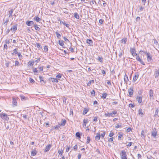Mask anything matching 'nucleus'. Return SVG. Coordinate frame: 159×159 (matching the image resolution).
<instances>
[{
    "label": "nucleus",
    "instance_id": "473e14b6",
    "mask_svg": "<svg viewBox=\"0 0 159 159\" xmlns=\"http://www.w3.org/2000/svg\"><path fill=\"white\" fill-rule=\"evenodd\" d=\"M94 81L93 80H91L89 81L87 84V85L89 86H90L91 85L92 83H94Z\"/></svg>",
    "mask_w": 159,
    "mask_h": 159
},
{
    "label": "nucleus",
    "instance_id": "c756f323",
    "mask_svg": "<svg viewBox=\"0 0 159 159\" xmlns=\"http://www.w3.org/2000/svg\"><path fill=\"white\" fill-rule=\"evenodd\" d=\"M88 111V109H87L86 108H84L83 112V114L84 115H85Z\"/></svg>",
    "mask_w": 159,
    "mask_h": 159
},
{
    "label": "nucleus",
    "instance_id": "b1692460",
    "mask_svg": "<svg viewBox=\"0 0 159 159\" xmlns=\"http://www.w3.org/2000/svg\"><path fill=\"white\" fill-rule=\"evenodd\" d=\"M20 96L22 101H25L27 99V98L22 95H20Z\"/></svg>",
    "mask_w": 159,
    "mask_h": 159
},
{
    "label": "nucleus",
    "instance_id": "aec40b11",
    "mask_svg": "<svg viewBox=\"0 0 159 159\" xmlns=\"http://www.w3.org/2000/svg\"><path fill=\"white\" fill-rule=\"evenodd\" d=\"M86 43L90 46H92L93 45V41L90 39H87L86 40Z\"/></svg>",
    "mask_w": 159,
    "mask_h": 159
},
{
    "label": "nucleus",
    "instance_id": "6e6552de",
    "mask_svg": "<svg viewBox=\"0 0 159 159\" xmlns=\"http://www.w3.org/2000/svg\"><path fill=\"white\" fill-rule=\"evenodd\" d=\"M151 135L155 138L156 137V136L157 135V132L156 131V129H155V130H153L151 132Z\"/></svg>",
    "mask_w": 159,
    "mask_h": 159
},
{
    "label": "nucleus",
    "instance_id": "a19ab883",
    "mask_svg": "<svg viewBox=\"0 0 159 159\" xmlns=\"http://www.w3.org/2000/svg\"><path fill=\"white\" fill-rule=\"evenodd\" d=\"M101 131L103 132V133L101 134V137L102 138H103L105 136V132L104 131Z\"/></svg>",
    "mask_w": 159,
    "mask_h": 159
},
{
    "label": "nucleus",
    "instance_id": "09e8293b",
    "mask_svg": "<svg viewBox=\"0 0 159 159\" xmlns=\"http://www.w3.org/2000/svg\"><path fill=\"white\" fill-rule=\"evenodd\" d=\"M33 71L35 75H36V73H37L38 72V70L36 68L33 69Z\"/></svg>",
    "mask_w": 159,
    "mask_h": 159
},
{
    "label": "nucleus",
    "instance_id": "13d9d810",
    "mask_svg": "<svg viewBox=\"0 0 159 159\" xmlns=\"http://www.w3.org/2000/svg\"><path fill=\"white\" fill-rule=\"evenodd\" d=\"M6 62L5 63V65L7 67L9 66V64L10 63V62L8 61H6Z\"/></svg>",
    "mask_w": 159,
    "mask_h": 159
},
{
    "label": "nucleus",
    "instance_id": "0eeeda50",
    "mask_svg": "<svg viewBox=\"0 0 159 159\" xmlns=\"http://www.w3.org/2000/svg\"><path fill=\"white\" fill-rule=\"evenodd\" d=\"M12 105L13 107L16 106H17V102L16 99L14 97L12 98Z\"/></svg>",
    "mask_w": 159,
    "mask_h": 159
},
{
    "label": "nucleus",
    "instance_id": "e2e57ef3",
    "mask_svg": "<svg viewBox=\"0 0 159 159\" xmlns=\"http://www.w3.org/2000/svg\"><path fill=\"white\" fill-rule=\"evenodd\" d=\"M142 2L143 3V5H144L146 2V0H141Z\"/></svg>",
    "mask_w": 159,
    "mask_h": 159
},
{
    "label": "nucleus",
    "instance_id": "6e6d98bb",
    "mask_svg": "<svg viewBox=\"0 0 159 159\" xmlns=\"http://www.w3.org/2000/svg\"><path fill=\"white\" fill-rule=\"evenodd\" d=\"M15 66H19L20 65L19 62L17 61H15Z\"/></svg>",
    "mask_w": 159,
    "mask_h": 159
},
{
    "label": "nucleus",
    "instance_id": "4468645a",
    "mask_svg": "<svg viewBox=\"0 0 159 159\" xmlns=\"http://www.w3.org/2000/svg\"><path fill=\"white\" fill-rule=\"evenodd\" d=\"M159 75V69H156L155 70V78H157Z\"/></svg>",
    "mask_w": 159,
    "mask_h": 159
},
{
    "label": "nucleus",
    "instance_id": "bf43d9fd",
    "mask_svg": "<svg viewBox=\"0 0 159 159\" xmlns=\"http://www.w3.org/2000/svg\"><path fill=\"white\" fill-rule=\"evenodd\" d=\"M60 125H57L55 127H54V128L55 129H59L60 128Z\"/></svg>",
    "mask_w": 159,
    "mask_h": 159
},
{
    "label": "nucleus",
    "instance_id": "49530a36",
    "mask_svg": "<svg viewBox=\"0 0 159 159\" xmlns=\"http://www.w3.org/2000/svg\"><path fill=\"white\" fill-rule=\"evenodd\" d=\"M8 21V19H7L6 21L3 23V24L5 26H6L7 25V22Z\"/></svg>",
    "mask_w": 159,
    "mask_h": 159
},
{
    "label": "nucleus",
    "instance_id": "8fccbe9b",
    "mask_svg": "<svg viewBox=\"0 0 159 159\" xmlns=\"http://www.w3.org/2000/svg\"><path fill=\"white\" fill-rule=\"evenodd\" d=\"M17 54L18 57L19 58V59L20 60H21V58L22 57V56L21 55L20 53H18Z\"/></svg>",
    "mask_w": 159,
    "mask_h": 159
},
{
    "label": "nucleus",
    "instance_id": "423d86ee",
    "mask_svg": "<svg viewBox=\"0 0 159 159\" xmlns=\"http://www.w3.org/2000/svg\"><path fill=\"white\" fill-rule=\"evenodd\" d=\"M149 95L150 99H153V92L152 89H150L149 90Z\"/></svg>",
    "mask_w": 159,
    "mask_h": 159
},
{
    "label": "nucleus",
    "instance_id": "774afa93",
    "mask_svg": "<svg viewBox=\"0 0 159 159\" xmlns=\"http://www.w3.org/2000/svg\"><path fill=\"white\" fill-rule=\"evenodd\" d=\"M103 22V20L102 19H100L99 20V22L101 24H102Z\"/></svg>",
    "mask_w": 159,
    "mask_h": 159
},
{
    "label": "nucleus",
    "instance_id": "0e129e2a",
    "mask_svg": "<svg viewBox=\"0 0 159 159\" xmlns=\"http://www.w3.org/2000/svg\"><path fill=\"white\" fill-rule=\"evenodd\" d=\"M59 20L60 21V22L61 24H63L64 25H65V24H66V23H65L64 20H63V21L61 20Z\"/></svg>",
    "mask_w": 159,
    "mask_h": 159
},
{
    "label": "nucleus",
    "instance_id": "bb28decb",
    "mask_svg": "<svg viewBox=\"0 0 159 159\" xmlns=\"http://www.w3.org/2000/svg\"><path fill=\"white\" fill-rule=\"evenodd\" d=\"M88 120L87 119H84L83 120V126H86V124L88 122Z\"/></svg>",
    "mask_w": 159,
    "mask_h": 159
},
{
    "label": "nucleus",
    "instance_id": "79ce46f5",
    "mask_svg": "<svg viewBox=\"0 0 159 159\" xmlns=\"http://www.w3.org/2000/svg\"><path fill=\"white\" fill-rule=\"evenodd\" d=\"M43 49L45 52H47L48 50V46L46 45H45Z\"/></svg>",
    "mask_w": 159,
    "mask_h": 159
},
{
    "label": "nucleus",
    "instance_id": "dca6fc26",
    "mask_svg": "<svg viewBox=\"0 0 159 159\" xmlns=\"http://www.w3.org/2000/svg\"><path fill=\"white\" fill-rule=\"evenodd\" d=\"M34 61H30L28 63V66L29 67L30 66H33L34 65Z\"/></svg>",
    "mask_w": 159,
    "mask_h": 159
},
{
    "label": "nucleus",
    "instance_id": "a211bd4d",
    "mask_svg": "<svg viewBox=\"0 0 159 159\" xmlns=\"http://www.w3.org/2000/svg\"><path fill=\"white\" fill-rule=\"evenodd\" d=\"M133 90L132 89H130L128 90V93H129V96L132 97L133 95Z\"/></svg>",
    "mask_w": 159,
    "mask_h": 159
},
{
    "label": "nucleus",
    "instance_id": "ddd939ff",
    "mask_svg": "<svg viewBox=\"0 0 159 159\" xmlns=\"http://www.w3.org/2000/svg\"><path fill=\"white\" fill-rule=\"evenodd\" d=\"M101 138V135L99 133H98L96 134V135L95 137V139L96 141H98Z\"/></svg>",
    "mask_w": 159,
    "mask_h": 159
},
{
    "label": "nucleus",
    "instance_id": "4be33fe9",
    "mask_svg": "<svg viewBox=\"0 0 159 159\" xmlns=\"http://www.w3.org/2000/svg\"><path fill=\"white\" fill-rule=\"evenodd\" d=\"M14 10L12 9H11L10 11H9L8 15L9 17H11L12 16V14Z\"/></svg>",
    "mask_w": 159,
    "mask_h": 159
},
{
    "label": "nucleus",
    "instance_id": "680f3d73",
    "mask_svg": "<svg viewBox=\"0 0 159 159\" xmlns=\"http://www.w3.org/2000/svg\"><path fill=\"white\" fill-rule=\"evenodd\" d=\"M43 67L42 66L40 67L39 68V71H43Z\"/></svg>",
    "mask_w": 159,
    "mask_h": 159
},
{
    "label": "nucleus",
    "instance_id": "c9c22d12",
    "mask_svg": "<svg viewBox=\"0 0 159 159\" xmlns=\"http://www.w3.org/2000/svg\"><path fill=\"white\" fill-rule=\"evenodd\" d=\"M97 59L101 62H103V58L102 57L98 56Z\"/></svg>",
    "mask_w": 159,
    "mask_h": 159
},
{
    "label": "nucleus",
    "instance_id": "1a4fd4ad",
    "mask_svg": "<svg viewBox=\"0 0 159 159\" xmlns=\"http://www.w3.org/2000/svg\"><path fill=\"white\" fill-rule=\"evenodd\" d=\"M139 74L138 73H137L135 74V75H134V76L133 79V82H134L137 80V79L139 77Z\"/></svg>",
    "mask_w": 159,
    "mask_h": 159
},
{
    "label": "nucleus",
    "instance_id": "ea45409f",
    "mask_svg": "<svg viewBox=\"0 0 159 159\" xmlns=\"http://www.w3.org/2000/svg\"><path fill=\"white\" fill-rule=\"evenodd\" d=\"M34 27L35 28V29L36 30H38L39 31L40 30V28L37 26V25H34Z\"/></svg>",
    "mask_w": 159,
    "mask_h": 159
},
{
    "label": "nucleus",
    "instance_id": "f03ea898",
    "mask_svg": "<svg viewBox=\"0 0 159 159\" xmlns=\"http://www.w3.org/2000/svg\"><path fill=\"white\" fill-rule=\"evenodd\" d=\"M144 53L147 55V58L148 62H150L153 61L152 55L149 52L146 51L144 52Z\"/></svg>",
    "mask_w": 159,
    "mask_h": 159
},
{
    "label": "nucleus",
    "instance_id": "603ef678",
    "mask_svg": "<svg viewBox=\"0 0 159 159\" xmlns=\"http://www.w3.org/2000/svg\"><path fill=\"white\" fill-rule=\"evenodd\" d=\"M30 81L31 83H34L35 82V81L32 78H30Z\"/></svg>",
    "mask_w": 159,
    "mask_h": 159
},
{
    "label": "nucleus",
    "instance_id": "39448f33",
    "mask_svg": "<svg viewBox=\"0 0 159 159\" xmlns=\"http://www.w3.org/2000/svg\"><path fill=\"white\" fill-rule=\"evenodd\" d=\"M136 59L137 61H139L143 65H145V64L143 62V60L140 58L139 55L137 56L136 57Z\"/></svg>",
    "mask_w": 159,
    "mask_h": 159
},
{
    "label": "nucleus",
    "instance_id": "69168bd1",
    "mask_svg": "<svg viewBox=\"0 0 159 159\" xmlns=\"http://www.w3.org/2000/svg\"><path fill=\"white\" fill-rule=\"evenodd\" d=\"M134 104L130 103L129 104V107H134Z\"/></svg>",
    "mask_w": 159,
    "mask_h": 159
},
{
    "label": "nucleus",
    "instance_id": "6ab92c4d",
    "mask_svg": "<svg viewBox=\"0 0 159 159\" xmlns=\"http://www.w3.org/2000/svg\"><path fill=\"white\" fill-rule=\"evenodd\" d=\"M37 152L35 150H33L31 152V155L32 156H34L36 155Z\"/></svg>",
    "mask_w": 159,
    "mask_h": 159
},
{
    "label": "nucleus",
    "instance_id": "5701e85b",
    "mask_svg": "<svg viewBox=\"0 0 159 159\" xmlns=\"http://www.w3.org/2000/svg\"><path fill=\"white\" fill-rule=\"evenodd\" d=\"M63 152V150L62 149L61 150L59 149L58 151V153L59 154V155L61 157L62 156V154Z\"/></svg>",
    "mask_w": 159,
    "mask_h": 159
},
{
    "label": "nucleus",
    "instance_id": "f257e3e1",
    "mask_svg": "<svg viewBox=\"0 0 159 159\" xmlns=\"http://www.w3.org/2000/svg\"><path fill=\"white\" fill-rule=\"evenodd\" d=\"M117 113V111L115 110L114 111H112L111 113H109L108 112H107V113H106L105 114V115L106 116H107L108 117H115V115Z\"/></svg>",
    "mask_w": 159,
    "mask_h": 159
},
{
    "label": "nucleus",
    "instance_id": "9d476101",
    "mask_svg": "<svg viewBox=\"0 0 159 159\" xmlns=\"http://www.w3.org/2000/svg\"><path fill=\"white\" fill-rule=\"evenodd\" d=\"M130 52L132 55L133 56H137V54L136 53V51L135 49L134 48H130Z\"/></svg>",
    "mask_w": 159,
    "mask_h": 159
},
{
    "label": "nucleus",
    "instance_id": "20e7f679",
    "mask_svg": "<svg viewBox=\"0 0 159 159\" xmlns=\"http://www.w3.org/2000/svg\"><path fill=\"white\" fill-rule=\"evenodd\" d=\"M0 117L4 120H9V117L5 113H0Z\"/></svg>",
    "mask_w": 159,
    "mask_h": 159
},
{
    "label": "nucleus",
    "instance_id": "a878e982",
    "mask_svg": "<svg viewBox=\"0 0 159 159\" xmlns=\"http://www.w3.org/2000/svg\"><path fill=\"white\" fill-rule=\"evenodd\" d=\"M18 53V48H16L13 50V52L12 54V55H16Z\"/></svg>",
    "mask_w": 159,
    "mask_h": 159
},
{
    "label": "nucleus",
    "instance_id": "393cba45",
    "mask_svg": "<svg viewBox=\"0 0 159 159\" xmlns=\"http://www.w3.org/2000/svg\"><path fill=\"white\" fill-rule=\"evenodd\" d=\"M127 41V39L126 38H125L121 40V42L122 43H124V44H125L126 43Z\"/></svg>",
    "mask_w": 159,
    "mask_h": 159
},
{
    "label": "nucleus",
    "instance_id": "37998d69",
    "mask_svg": "<svg viewBox=\"0 0 159 159\" xmlns=\"http://www.w3.org/2000/svg\"><path fill=\"white\" fill-rule=\"evenodd\" d=\"M97 117H95L94 118L93 120V122H94V123H93V124H95L96 122L97 121Z\"/></svg>",
    "mask_w": 159,
    "mask_h": 159
},
{
    "label": "nucleus",
    "instance_id": "a18cd8bd",
    "mask_svg": "<svg viewBox=\"0 0 159 159\" xmlns=\"http://www.w3.org/2000/svg\"><path fill=\"white\" fill-rule=\"evenodd\" d=\"M90 141V139L89 136H88L87 137V140L86 143L87 144L89 143Z\"/></svg>",
    "mask_w": 159,
    "mask_h": 159
},
{
    "label": "nucleus",
    "instance_id": "2f4dec72",
    "mask_svg": "<svg viewBox=\"0 0 159 159\" xmlns=\"http://www.w3.org/2000/svg\"><path fill=\"white\" fill-rule=\"evenodd\" d=\"M123 136V134L120 133H118V140H120L121 139V137Z\"/></svg>",
    "mask_w": 159,
    "mask_h": 159
},
{
    "label": "nucleus",
    "instance_id": "4d7b16f0",
    "mask_svg": "<svg viewBox=\"0 0 159 159\" xmlns=\"http://www.w3.org/2000/svg\"><path fill=\"white\" fill-rule=\"evenodd\" d=\"M39 79L40 80V82L43 81L44 83H45V82L43 80V78L42 77L40 76L39 77Z\"/></svg>",
    "mask_w": 159,
    "mask_h": 159
},
{
    "label": "nucleus",
    "instance_id": "f8f14e48",
    "mask_svg": "<svg viewBox=\"0 0 159 159\" xmlns=\"http://www.w3.org/2000/svg\"><path fill=\"white\" fill-rule=\"evenodd\" d=\"M52 146V145L50 144L47 145L45 148L44 151V152H48L49 151V150L51 148Z\"/></svg>",
    "mask_w": 159,
    "mask_h": 159
},
{
    "label": "nucleus",
    "instance_id": "864d4df0",
    "mask_svg": "<svg viewBox=\"0 0 159 159\" xmlns=\"http://www.w3.org/2000/svg\"><path fill=\"white\" fill-rule=\"evenodd\" d=\"M114 135L113 132H112L111 131L110 133L109 134V136L110 137H112Z\"/></svg>",
    "mask_w": 159,
    "mask_h": 159
},
{
    "label": "nucleus",
    "instance_id": "2eb2a0df",
    "mask_svg": "<svg viewBox=\"0 0 159 159\" xmlns=\"http://www.w3.org/2000/svg\"><path fill=\"white\" fill-rule=\"evenodd\" d=\"M136 99L139 103H142V97L141 96H137Z\"/></svg>",
    "mask_w": 159,
    "mask_h": 159
},
{
    "label": "nucleus",
    "instance_id": "4c0bfd02",
    "mask_svg": "<svg viewBox=\"0 0 159 159\" xmlns=\"http://www.w3.org/2000/svg\"><path fill=\"white\" fill-rule=\"evenodd\" d=\"M37 47L39 49H42V47L40 45V44L39 43H36Z\"/></svg>",
    "mask_w": 159,
    "mask_h": 159
},
{
    "label": "nucleus",
    "instance_id": "72a5a7b5",
    "mask_svg": "<svg viewBox=\"0 0 159 159\" xmlns=\"http://www.w3.org/2000/svg\"><path fill=\"white\" fill-rule=\"evenodd\" d=\"M74 16L77 19H78L80 18V16L79 14L77 13H74Z\"/></svg>",
    "mask_w": 159,
    "mask_h": 159
},
{
    "label": "nucleus",
    "instance_id": "5fc2aeb1",
    "mask_svg": "<svg viewBox=\"0 0 159 159\" xmlns=\"http://www.w3.org/2000/svg\"><path fill=\"white\" fill-rule=\"evenodd\" d=\"M113 139H114V138L113 137H112L111 138H109L108 139V141L109 142H111L113 141Z\"/></svg>",
    "mask_w": 159,
    "mask_h": 159
},
{
    "label": "nucleus",
    "instance_id": "9b49d317",
    "mask_svg": "<svg viewBox=\"0 0 159 159\" xmlns=\"http://www.w3.org/2000/svg\"><path fill=\"white\" fill-rule=\"evenodd\" d=\"M26 24L28 26H32L34 25V22L32 21H27Z\"/></svg>",
    "mask_w": 159,
    "mask_h": 159
},
{
    "label": "nucleus",
    "instance_id": "f704fd0d",
    "mask_svg": "<svg viewBox=\"0 0 159 159\" xmlns=\"http://www.w3.org/2000/svg\"><path fill=\"white\" fill-rule=\"evenodd\" d=\"M59 44L61 46H63L64 45V42L62 41H60V40H59Z\"/></svg>",
    "mask_w": 159,
    "mask_h": 159
},
{
    "label": "nucleus",
    "instance_id": "58836bf2",
    "mask_svg": "<svg viewBox=\"0 0 159 159\" xmlns=\"http://www.w3.org/2000/svg\"><path fill=\"white\" fill-rule=\"evenodd\" d=\"M75 135H76V137H77L78 138H79V139L80 138V134L79 132H77L75 134Z\"/></svg>",
    "mask_w": 159,
    "mask_h": 159
},
{
    "label": "nucleus",
    "instance_id": "de8ad7c7",
    "mask_svg": "<svg viewBox=\"0 0 159 159\" xmlns=\"http://www.w3.org/2000/svg\"><path fill=\"white\" fill-rule=\"evenodd\" d=\"M55 78H49V80L50 81H51L52 82H55Z\"/></svg>",
    "mask_w": 159,
    "mask_h": 159
},
{
    "label": "nucleus",
    "instance_id": "7c9ffc66",
    "mask_svg": "<svg viewBox=\"0 0 159 159\" xmlns=\"http://www.w3.org/2000/svg\"><path fill=\"white\" fill-rule=\"evenodd\" d=\"M158 110L157 108H156V111L155 113L154 116L156 117L158 116Z\"/></svg>",
    "mask_w": 159,
    "mask_h": 159
},
{
    "label": "nucleus",
    "instance_id": "c03bdc74",
    "mask_svg": "<svg viewBox=\"0 0 159 159\" xmlns=\"http://www.w3.org/2000/svg\"><path fill=\"white\" fill-rule=\"evenodd\" d=\"M107 96V94L106 93H103L102 95V98L103 99H105Z\"/></svg>",
    "mask_w": 159,
    "mask_h": 159
},
{
    "label": "nucleus",
    "instance_id": "338daca9",
    "mask_svg": "<svg viewBox=\"0 0 159 159\" xmlns=\"http://www.w3.org/2000/svg\"><path fill=\"white\" fill-rule=\"evenodd\" d=\"M70 148V146L66 148V152H68L69 151V150Z\"/></svg>",
    "mask_w": 159,
    "mask_h": 159
},
{
    "label": "nucleus",
    "instance_id": "e433bc0d",
    "mask_svg": "<svg viewBox=\"0 0 159 159\" xmlns=\"http://www.w3.org/2000/svg\"><path fill=\"white\" fill-rule=\"evenodd\" d=\"M124 80L125 82H127L129 80L128 76L126 74L124 75Z\"/></svg>",
    "mask_w": 159,
    "mask_h": 159
},
{
    "label": "nucleus",
    "instance_id": "c85d7f7f",
    "mask_svg": "<svg viewBox=\"0 0 159 159\" xmlns=\"http://www.w3.org/2000/svg\"><path fill=\"white\" fill-rule=\"evenodd\" d=\"M139 115H140L141 116L143 117V113L142 112V109H139Z\"/></svg>",
    "mask_w": 159,
    "mask_h": 159
},
{
    "label": "nucleus",
    "instance_id": "cd10ccee",
    "mask_svg": "<svg viewBox=\"0 0 159 159\" xmlns=\"http://www.w3.org/2000/svg\"><path fill=\"white\" fill-rule=\"evenodd\" d=\"M34 19L37 22H39L41 20V19L38 16H35Z\"/></svg>",
    "mask_w": 159,
    "mask_h": 159
},
{
    "label": "nucleus",
    "instance_id": "7ed1b4c3",
    "mask_svg": "<svg viewBox=\"0 0 159 159\" xmlns=\"http://www.w3.org/2000/svg\"><path fill=\"white\" fill-rule=\"evenodd\" d=\"M121 159H127L126 152L125 150H122L120 154Z\"/></svg>",
    "mask_w": 159,
    "mask_h": 159
},
{
    "label": "nucleus",
    "instance_id": "052dcab7",
    "mask_svg": "<svg viewBox=\"0 0 159 159\" xmlns=\"http://www.w3.org/2000/svg\"><path fill=\"white\" fill-rule=\"evenodd\" d=\"M56 77L58 79H60L61 77V75L60 74H59L56 76Z\"/></svg>",
    "mask_w": 159,
    "mask_h": 159
},
{
    "label": "nucleus",
    "instance_id": "412c9836",
    "mask_svg": "<svg viewBox=\"0 0 159 159\" xmlns=\"http://www.w3.org/2000/svg\"><path fill=\"white\" fill-rule=\"evenodd\" d=\"M66 123V121L65 120L62 119L61 121V124H59L60 126H64Z\"/></svg>",
    "mask_w": 159,
    "mask_h": 159
},
{
    "label": "nucleus",
    "instance_id": "f3484780",
    "mask_svg": "<svg viewBox=\"0 0 159 159\" xmlns=\"http://www.w3.org/2000/svg\"><path fill=\"white\" fill-rule=\"evenodd\" d=\"M17 25L16 24L15 25H13L11 27V30H12L13 31L15 32L17 30Z\"/></svg>",
    "mask_w": 159,
    "mask_h": 159
},
{
    "label": "nucleus",
    "instance_id": "3c124183",
    "mask_svg": "<svg viewBox=\"0 0 159 159\" xmlns=\"http://www.w3.org/2000/svg\"><path fill=\"white\" fill-rule=\"evenodd\" d=\"M56 33L57 38L59 39V37H61V35L57 32H56Z\"/></svg>",
    "mask_w": 159,
    "mask_h": 159
}]
</instances>
